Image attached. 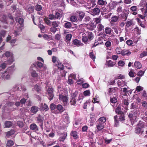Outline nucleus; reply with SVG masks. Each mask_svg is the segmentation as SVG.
I'll use <instances>...</instances> for the list:
<instances>
[{"mask_svg":"<svg viewBox=\"0 0 147 147\" xmlns=\"http://www.w3.org/2000/svg\"><path fill=\"white\" fill-rule=\"evenodd\" d=\"M16 89L18 90L22 91H25L26 89L25 86L22 84L19 85V87H18Z\"/></svg>","mask_w":147,"mask_h":147,"instance_id":"23","label":"nucleus"},{"mask_svg":"<svg viewBox=\"0 0 147 147\" xmlns=\"http://www.w3.org/2000/svg\"><path fill=\"white\" fill-rule=\"evenodd\" d=\"M67 136V134H65L61 136L59 138V140L63 142Z\"/></svg>","mask_w":147,"mask_h":147,"instance_id":"51","label":"nucleus"},{"mask_svg":"<svg viewBox=\"0 0 147 147\" xmlns=\"http://www.w3.org/2000/svg\"><path fill=\"white\" fill-rule=\"evenodd\" d=\"M11 75L5 71L0 76V79L1 80H9L11 79Z\"/></svg>","mask_w":147,"mask_h":147,"instance_id":"9","label":"nucleus"},{"mask_svg":"<svg viewBox=\"0 0 147 147\" xmlns=\"http://www.w3.org/2000/svg\"><path fill=\"white\" fill-rule=\"evenodd\" d=\"M59 100L62 101L64 105H66L68 102V97L66 96L59 94Z\"/></svg>","mask_w":147,"mask_h":147,"instance_id":"8","label":"nucleus"},{"mask_svg":"<svg viewBox=\"0 0 147 147\" xmlns=\"http://www.w3.org/2000/svg\"><path fill=\"white\" fill-rule=\"evenodd\" d=\"M114 119L115 120V126L117 127L118 125L119 122L117 120V115H115L114 117Z\"/></svg>","mask_w":147,"mask_h":147,"instance_id":"61","label":"nucleus"},{"mask_svg":"<svg viewBox=\"0 0 147 147\" xmlns=\"http://www.w3.org/2000/svg\"><path fill=\"white\" fill-rule=\"evenodd\" d=\"M42 88L40 84L38 83L34 85V88L32 89V91H35L36 92L40 93L41 91Z\"/></svg>","mask_w":147,"mask_h":147,"instance_id":"12","label":"nucleus"},{"mask_svg":"<svg viewBox=\"0 0 147 147\" xmlns=\"http://www.w3.org/2000/svg\"><path fill=\"white\" fill-rule=\"evenodd\" d=\"M88 39L87 36H86V34L83 36L82 38V40L84 43L88 41Z\"/></svg>","mask_w":147,"mask_h":147,"instance_id":"60","label":"nucleus"},{"mask_svg":"<svg viewBox=\"0 0 147 147\" xmlns=\"http://www.w3.org/2000/svg\"><path fill=\"white\" fill-rule=\"evenodd\" d=\"M52 62L55 65H57V63L59 61L58 58L55 56L52 57Z\"/></svg>","mask_w":147,"mask_h":147,"instance_id":"38","label":"nucleus"},{"mask_svg":"<svg viewBox=\"0 0 147 147\" xmlns=\"http://www.w3.org/2000/svg\"><path fill=\"white\" fill-rule=\"evenodd\" d=\"M64 121L67 124H68L69 123V117L67 115L65 116V118L64 119Z\"/></svg>","mask_w":147,"mask_h":147,"instance_id":"57","label":"nucleus"},{"mask_svg":"<svg viewBox=\"0 0 147 147\" xmlns=\"http://www.w3.org/2000/svg\"><path fill=\"white\" fill-rule=\"evenodd\" d=\"M76 99L74 98H71L70 103L71 105H74L76 103Z\"/></svg>","mask_w":147,"mask_h":147,"instance_id":"54","label":"nucleus"},{"mask_svg":"<svg viewBox=\"0 0 147 147\" xmlns=\"http://www.w3.org/2000/svg\"><path fill=\"white\" fill-rule=\"evenodd\" d=\"M70 21L72 22H76L77 20L76 17L75 16H72L70 18Z\"/></svg>","mask_w":147,"mask_h":147,"instance_id":"49","label":"nucleus"},{"mask_svg":"<svg viewBox=\"0 0 147 147\" xmlns=\"http://www.w3.org/2000/svg\"><path fill=\"white\" fill-rule=\"evenodd\" d=\"M63 26L65 28L67 29L71 28L72 27V24L70 22L65 21Z\"/></svg>","mask_w":147,"mask_h":147,"instance_id":"18","label":"nucleus"},{"mask_svg":"<svg viewBox=\"0 0 147 147\" xmlns=\"http://www.w3.org/2000/svg\"><path fill=\"white\" fill-rule=\"evenodd\" d=\"M16 20L17 22H18L20 24L19 29L16 30H15L14 33V35L15 36L19 35L20 32H21L23 28V24L24 23V19L22 18H19L17 17L16 18Z\"/></svg>","mask_w":147,"mask_h":147,"instance_id":"3","label":"nucleus"},{"mask_svg":"<svg viewBox=\"0 0 147 147\" xmlns=\"http://www.w3.org/2000/svg\"><path fill=\"white\" fill-rule=\"evenodd\" d=\"M54 15L55 19H60L61 18V14L58 12L56 11Z\"/></svg>","mask_w":147,"mask_h":147,"instance_id":"53","label":"nucleus"},{"mask_svg":"<svg viewBox=\"0 0 147 147\" xmlns=\"http://www.w3.org/2000/svg\"><path fill=\"white\" fill-rule=\"evenodd\" d=\"M31 75L32 77L34 78H36V79H37V78L38 76V74H37L36 71L35 70L32 71L31 72Z\"/></svg>","mask_w":147,"mask_h":147,"instance_id":"37","label":"nucleus"},{"mask_svg":"<svg viewBox=\"0 0 147 147\" xmlns=\"http://www.w3.org/2000/svg\"><path fill=\"white\" fill-rule=\"evenodd\" d=\"M139 6L140 7V9L145 16L147 17V1L146 0H142L140 2Z\"/></svg>","mask_w":147,"mask_h":147,"instance_id":"1","label":"nucleus"},{"mask_svg":"<svg viewBox=\"0 0 147 147\" xmlns=\"http://www.w3.org/2000/svg\"><path fill=\"white\" fill-rule=\"evenodd\" d=\"M116 52L117 54H121L122 52L121 49L120 47H117L115 49Z\"/></svg>","mask_w":147,"mask_h":147,"instance_id":"62","label":"nucleus"},{"mask_svg":"<svg viewBox=\"0 0 147 147\" xmlns=\"http://www.w3.org/2000/svg\"><path fill=\"white\" fill-rule=\"evenodd\" d=\"M38 108L36 106H32L31 108L30 111L31 113L34 114L36 113L38 111Z\"/></svg>","mask_w":147,"mask_h":147,"instance_id":"22","label":"nucleus"},{"mask_svg":"<svg viewBox=\"0 0 147 147\" xmlns=\"http://www.w3.org/2000/svg\"><path fill=\"white\" fill-rule=\"evenodd\" d=\"M72 37V35L70 34H67L66 36V41H67V45H70V41L71 39V38Z\"/></svg>","mask_w":147,"mask_h":147,"instance_id":"20","label":"nucleus"},{"mask_svg":"<svg viewBox=\"0 0 147 147\" xmlns=\"http://www.w3.org/2000/svg\"><path fill=\"white\" fill-rule=\"evenodd\" d=\"M142 106L145 109H147V102L145 101H144L141 102Z\"/></svg>","mask_w":147,"mask_h":147,"instance_id":"59","label":"nucleus"},{"mask_svg":"<svg viewBox=\"0 0 147 147\" xmlns=\"http://www.w3.org/2000/svg\"><path fill=\"white\" fill-rule=\"evenodd\" d=\"M71 135L74 137V139H76L78 138L77 133L76 131H72L71 133Z\"/></svg>","mask_w":147,"mask_h":147,"instance_id":"35","label":"nucleus"},{"mask_svg":"<svg viewBox=\"0 0 147 147\" xmlns=\"http://www.w3.org/2000/svg\"><path fill=\"white\" fill-rule=\"evenodd\" d=\"M4 55L6 57L9 58V59L7 60V61L8 62V64L10 65L13 61V58L14 56L13 55L12 53L9 51H7L5 53L3 54V56Z\"/></svg>","mask_w":147,"mask_h":147,"instance_id":"7","label":"nucleus"},{"mask_svg":"<svg viewBox=\"0 0 147 147\" xmlns=\"http://www.w3.org/2000/svg\"><path fill=\"white\" fill-rule=\"evenodd\" d=\"M143 122L140 121L139 123L138 124V126H137L135 128V133L138 134H140V135H142L144 132V130L142 129L141 127H143L144 125Z\"/></svg>","mask_w":147,"mask_h":147,"instance_id":"6","label":"nucleus"},{"mask_svg":"<svg viewBox=\"0 0 147 147\" xmlns=\"http://www.w3.org/2000/svg\"><path fill=\"white\" fill-rule=\"evenodd\" d=\"M77 12L79 15L78 20L80 21H82L85 16V13L82 11H77Z\"/></svg>","mask_w":147,"mask_h":147,"instance_id":"15","label":"nucleus"},{"mask_svg":"<svg viewBox=\"0 0 147 147\" xmlns=\"http://www.w3.org/2000/svg\"><path fill=\"white\" fill-rule=\"evenodd\" d=\"M14 131L13 129L7 132L6 133V136L7 137H9L13 135L14 133Z\"/></svg>","mask_w":147,"mask_h":147,"instance_id":"42","label":"nucleus"},{"mask_svg":"<svg viewBox=\"0 0 147 147\" xmlns=\"http://www.w3.org/2000/svg\"><path fill=\"white\" fill-rule=\"evenodd\" d=\"M119 18L118 16H113L111 18V20L110 24L111 26H114L116 23L118 22Z\"/></svg>","mask_w":147,"mask_h":147,"instance_id":"10","label":"nucleus"},{"mask_svg":"<svg viewBox=\"0 0 147 147\" xmlns=\"http://www.w3.org/2000/svg\"><path fill=\"white\" fill-rule=\"evenodd\" d=\"M134 66L138 69H140L142 67L141 63L138 61H136L134 63Z\"/></svg>","mask_w":147,"mask_h":147,"instance_id":"33","label":"nucleus"},{"mask_svg":"<svg viewBox=\"0 0 147 147\" xmlns=\"http://www.w3.org/2000/svg\"><path fill=\"white\" fill-rule=\"evenodd\" d=\"M58 67L59 69L60 70H62L64 68V66L61 63L60 61L57 63V65H56Z\"/></svg>","mask_w":147,"mask_h":147,"instance_id":"27","label":"nucleus"},{"mask_svg":"<svg viewBox=\"0 0 147 147\" xmlns=\"http://www.w3.org/2000/svg\"><path fill=\"white\" fill-rule=\"evenodd\" d=\"M94 13L95 14H98L100 11V9L98 7H95L93 9Z\"/></svg>","mask_w":147,"mask_h":147,"instance_id":"43","label":"nucleus"},{"mask_svg":"<svg viewBox=\"0 0 147 147\" xmlns=\"http://www.w3.org/2000/svg\"><path fill=\"white\" fill-rule=\"evenodd\" d=\"M40 105L41 108L45 111H47L49 110V107L46 104L42 103Z\"/></svg>","mask_w":147,"mask_h":147,"instance_id":"30","label":"nucleus"},{"mask_svg":"<svg viewBox=\"0 0 147 147\" xmlns=\"http://www.w3.org/2000/svg\"><path fill=\"white\" fill-rule=\"evenodd\" d=\"M133 24V21L132 20H130L127 21L126 23V26L127 27H129Z\"/></svg>","mask_w":147,"mask_h":147,"instance_id":"50","label":"nucleus"},{"mask_svg":"<svg viewBox=\"0 0 147 147\" xmlns=\"http://www.w3.org/2000/svg\"><path fill=\"white\" fill-rule=\"evenodd\" d=\"M89 56L94 61L96 58V56L95 54L92 51L90 53Z\"/></svg>","mask_w":147,"mask_h":147,"instance_id":"52","label":"nucleus"},{"mask_svg":"<svg viewBox=\"0 0 147 147\" xmlns=\"http://www.w3.org/2000/svg\"><path fill=\"white\" fill-rule=\"evenodd\" d=\"M117 84L119 87H123L126 85V83L124 81H121L118 80L117 82Z\"/></svg>","mask_w":147,"mask_h":147,"instance_id":"32","label":"nucleus"},{"mask_svg":"<svg viewBox=\"0 0 147 147\" xmlns=\"http://www.w3.org/2000/svg\"><path fill=\"white\" fill-rule=\"evenodd\" d=\"M110 102L113 103H115L117 101V99L116 98L113 97L110 99Z\"/></svg>","mask_w":147,"mask_h":147,"instance_id":"64","label":"nucleus"},{"mask_svg":"<svg viewBox=\"0 0 147 147\" xmlns=\"http://www.w3.org/2000/svg\"><path fill=\"white\" fill-rule=\"evenodd\" d=\"M25 9L26 11L30 14L33 13L34 10V7L30 5H28L26 6L25 8Z\"/></svg>","mask_w":147,"mask_h":147,"instance_id":"13","label":"nucleus"},{"mask_svg":"<svg viewBox=\"0 0 147 147\" xmlns=\"http://www.w3.org/2000/svg\"><path fill=\"white\" fill-rule=\"evenodd\" d=\"M121 115L119 116V120L120 121H123L125 120V117L124 114H120Z\"/></svg>","mask_w":147,"mask_h":147,"instance_id":"63","label":"nucleus"},{"mask_svg":"<svg viewBox=\"0 0 147 147\" xmlns=\"http://www.w3.org/2000/svg\"><path fill=\"white\" fill-rule=\"evenodd\" d=\"M106 121V118L103 117H101L99 118V123L103 124Z\"/></svg>","mask_w":147,"mask_h":147,"instance_id":"41","label":"nucleus"},{"mask_svg":"<svg viewBox=\"0 0 147 147\" xmlns=\"http://www.w3.org/2000/svg\"><path fill=\"white\" fill-rule=\"evenodd\" d=\"M91 19L90 16H86L83 20L84 22H89Z\"/></svg>","mask_w":147,"mask_h":147,"instance_id":"47","label":"nucleus"},{"mask_svg":"<svg viewBox=\"0 0 147 147\" xmlns=\"http://www.w3.org/2000/svg\"><path fill=\"white\" fill-rule=\"evenodd\" d=\"M72 43L74 45L78 47L81 46L82 44L81 41L77 39L74 40L72 41Z\"/></svg>","mask_w":147,"mask_h":147,"instance_id":"21","label":"nucleus"},{"mask_svg":"<svg viewBox=\"0 0 147 147\" xmlns=\"http://www.w3.org/2000/svg\"><path fill=\"white\" fill-rule=\"evenodd\" d=\"M35 9L37 11H40L42 9V7L40 5L37 4L35 6Z\"/></svg>","mask_w":147,"mask_h":147,"instance_id":"44","label":"nucleus"},{"mask_svg":"<svg viewBox=\"0 0 147 147\" xmlns=\"http://www.w3.org/2000/svg\"><path fill=\"white\" fill-rule=\"evenodd\" d=\"M109 7L110 10H111L112 9H114L115 7V5L113 3H110L108 5Z\"/></svg>","mask_w":147,"mask_h":147,"instance_id":"45","label":"nucleus"},{"mask_svg":"<svg viewBox=\"0 0 147 147\" xmlns=\"http://www.w3.org/2000/svg\"><path fill=\"white\" fill-rule=\"evenodd\" d=\"M47 92L46 93L47 96L50 100L53 99L54 96L53 94V89L51 86H47L46 87Z\"/></svg>","mask_w":147,"mask_h":147,"instance_id":"5","label":"nucleus"},{"mask_svg":"<svg viewBox=\"0 0 147 147\" xmlns=\"http://www.w3.org/2000/svg\"><path fill=\"white\" fill-rule=\"evenodd\" d=\"M37 121L39 123L41 128H42L43 122L44 121V117L43 115H39L37 117Z\"/></svg>","mask_w":147,"mask_h":147,"instance_id":"11","label":"nucleus"},{"mask_svg":"<svg viewBox=\"0 0 147 147\" xmlns=\"http://www.w3.org/2000/svg\"><path fill=\"white\" fill-rule=\"evenodd\" d=\"M106 0H98V4L101 6L105 5L107 4Z\"/></svg>","mask_w":147,"mask_h":147,"instance_id":"25","label":"nucleus"},{"mask_svg":"<svg viewBox=\"0 0 147 147\" xmlns=\"http://www.w3.org/2000/svg\"><path fill=\"white\" fill-rule=\"evenodd\" d=\"M104 26L101 24H99L97 26V29L98 31H100L104 30Z\"/></svg>","mask_w":147,"mask_h":147,"instance_id":"46","label":"nucleus"},{"mask_svg":"<svg viewBox=\"0 0 147 147\" xmlns=\"http://www.w3.org/2000/svg\"><path fill=\"white\" fill-rule=\"evenodd\" d=\"M13 144V142L12 140H9L7 142V146L10 147L12 146Z\"/></svg>","mask_w":147,"mask_h":147,"instance_id":"55","label":"nucleus"},{"mask_svg":"<svg viewBox=\"0 0 147 147\" xmlns=\"http://www.w3.org/2000/svg\"><path fill=\"white\" fill-rule=\"evenodd\" d=\"M96 127L98 130L100 131L104 128V125L103 124L99 123H97L96 125Z\"/></svg>","mask_w":147,"mask_h":147,"instance_id":"24","label":"nucleus"},{"mask_svg":"<svg viewBox=\"0 0 147 147\" xmlns=\"http://www.w3.org/2000/svg\"><path fill=\"white\" fill-rule=\"evenodd\" d=\"M140 113L139 110H135L134 111L133 114H131L129 115L128 117L130 119L131 124L132 125H133L134 123L136 121V118L139 117Z\"/></svg>","mask_w":147,"mask_h":147,"instance_id":"2","label":"nucleus"},{"mask_svg":"<svg viewBox=\"0 0 147 147\" xmlns=\"http://www.w3.org/2000/svg\"><path fill=\"white\" fill-rule=\"evenodd\" d=\"M35 65L37 66V67L41 68L43 66V64L40 62L37 61L35 63Z\"/></svg>","mask_w":147,"mask_h":147,"instance_id":"48","label":"nucleus"},{"mask_svg":"<svg viewBox=\"0 0 147 147\" xmlns=\"http://www.w3.org/2000/svg\"><path fill=\"white\" fill-rule=\"evenodd\" d=\"M8 62L7 61H5L4 63L1 64L0 65V71L1 70V69H4L5 68L7 65H9L8 64Z\"/></svg>","mask_w":147,"mask_h":147,"instance_id":"26","label":"nucleus"},{"mask_svg":"<svg viewBox=\"0 0 147 147\" xmlns=\"http://www.w3.org/2000/svg\"><path fill=\"white\" fill-rule=\"evenodd\" d=\"M112 31L113 30L110 28L107 27L105 28V32L106 34H110Z\"/></svg>","mask_w":147,"mask_h":147,"instance_id":"40","label":"nucleus"},{"mask_svg":"<svg viewBox=\"0 0 147 147\" xmlns=\"http://www.w3.org/2000/svg\"><path fill=\"white\" fill-rule=\"evenodd\" d=\"M56 108L61 112H63L65 110L64 108H63L62 105L59 104L56 105Z\"/></svg>","mask_w":147,"mask_h":147,"instance_id":"28","label":"nucleus"},{"mask_svg":"<svg viewBox=\"0 0 147 147\" xmlns=\"http://www.w3.org/2000/svg\"><path fill=\"white\" fill-rule=\"evenodd\" d=\"M14 103L12 102H8L4 105L3 106L2 109L3 112H4L6 110L7 111H12L14 110Z\"/></svg>","mask_w":147,"mask_h":147,"instance_id":"4","label":"nucleus"},{"mask_svg":"<svg viewBox=\"0 0 147 147\" xmlns=\"http://www.w3.org/2000/svg\"><path fill=\"white\" fill-rule=\"evenodd\" d=\"M96 26L94 23H91L87 26V28L90 30H92L94 28L96 27Z\"/></svg>","mask_w":147,"mask_h":147,"instance_id":"36","label":"nucleus"},{"mask_svg":"<svg viewBox=\"0 0 147 147\" xmlns=\"http://www.w3.org/2000/svg\"><path fill=\"white\" fill-rule=\"evenodd\" d=\"M146 56H147V52L146 51H144L140 54V58H142Z\"/></svg>","mask_w":147,"mask_h":147,"instance_id":"56","label":"nucleus"},{"mask_svg":"<svg viewBox=\"0 0 147 147\" xmlns=\"http://www.w3.org/2000/svg\"><path fill=\"white\" fill-rule=\"evenodd\" d=\"M87 37L90 40H92L94 38V35L92 32H90L88 33Z\"/></svg>","mask_w":147,"mask_h":147,"instance_id":"39","label":"nucleus"},{"mask_svg":"<svg viewBox=\"0 0 147 147\" xmlns=\"http://www.w3.org/2000/svg\"><path fill=\"white\" fill-rule=\"evenodd\" d=\"M116 63L113 62L111 60H110L106 61V65L108 67H113L115 65Z\"/></svg>","mask_w":147,"mask_h":147,"instance_id":"17","label":"nucleus"},{"mask_svg":"<svg viewBox=\"0 0 147 147\" xmlns=\"http://www.w3.org/2000/svg\"><path fill=\"white\" fill-rule=\"evenodd\" d=\"M123 109H121V106L119 105L118 107L116 108L115 111L116 113L118 114H124L123 111H122Z\"/></svg>","mask_w":147,"mask_h":147,"instance_id":"19","label":"nucleus"},{"mask_svg":"<svg viewBox=\"0 0 147 147\" xmlns=\"http://www.w3.org/2000/svg\"><path fill=\"white\" fill-rule=\"evenodd\" d=\"M44 20L45 22L47 25L49 26L51 25L52 22L48 19L45 18V19H44Z\"/></svg>","mask_w":147,"mask_h":147,"instance_id":"58","label":"nucleus"},{"mask_svg":"<svg viewBox=\"0 0 147 147\" xmlns=\"http://www.w3.org/2000/svg\"><path fill=\"white\" fill-rule=\"evenodd\" d=\"M31 129L34 130L35 132L38 131L39 130L38 127L35 123L31 124L30 126Z\"/></svg>","mask_w":147,"mask_h":147,"instance_id":"16","label":"nucleus"},{"mask_svg":"<svg viewBox=\"0 0 147 147\" xmlns=\"http://www.w3.org/2000/svg\"><path fill=\"white\" fill-rule=\"evenodd\" d=\"M14 66L12 65L8 67L5 71L6 72L11 75L14 70Z\"/></svg>","mask_w":147,"mask_h":147,"instance_id":"14","label":"nucleus"},{"mask_svg":"<svg viewBox=\"0 0 147 147\" xmlns=\"http://www.w3.org/2000/svg\"><path fill=\"white\" fill-rule=\"evenodd\" d=\"M102 9L103 11L105 12H109L111 11L108 5L105 7H102Z\"/></svg>","mask_w":147,"mask_h":147,"instance_id":"34","label":"nucleus"},{"mask_svg":"<svg viewBox=\"0 0 147 147\" xmlns=\"http://www.w3.org/2000/svg\"><path fill=\"white\" fill-rule=\"evenodd\" d=\"M13 124L12 122L10 121H7L5 122L4 125L5 127L9 128Z\"/></svg>","mask_w":147,"mask_h":147,"instance_id":"31","label":"nucleus"},{"mask_svg":"<svg viewBox=\"0 0 147 147\" xmlns=\"http://www.w3.org/2000/svg\"><path fill=\"white\" fill-rule=\"evenodd\" d=\"M131 54V52L128 50L126 49H124L122 51L121 54L122 55H130Z\"/></svg>","mask_w":147,"mask_h":147,"instance_id":"29","label":"nucleus"}]
</instances>
